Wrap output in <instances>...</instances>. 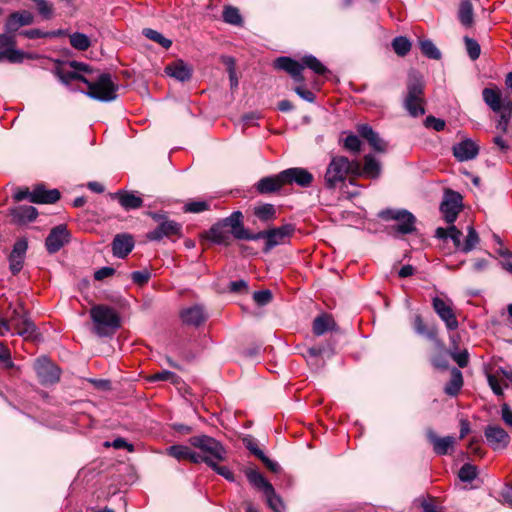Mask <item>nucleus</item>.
I'll return each instance as SVG.
<instances>
[{
    "label": "nucleus",
    "instance_id": "obj_20",
    "mask_svg": "<svg viewBox=\"0 0 512 512\" xmlns=\"http://www.w3.org/2000/svg\"><path fill=\"white\" fill-rule=\"evenodd\" d=\"M380 174L381 164L373 155H365L363 165H361V163L357 161V169H355L356 177L377 179L380 176Z\"/></svg>",
    "mask_w": 512,
    "mask_h": 512
},
{
    "label": "nucleus",
    "instance_id": "obj_53",
    "mask_svg": "<svg viewBox=\"0 0 512 512\" xmlns=\"http://www.w3.org/2000/svg\"><path fill=\"white\" fill-rule=\"evenodd\" d=\"M209 208L210 205L207 201H189L184 205L183 211L185 213H201Z\"/></svg>",
    "mask_w": 512,
    "mask_h": 512
},
{
    "label": "nucleus",
    "instance_id": "obj_59",
    "mask_svg": "<svg viewBox=\"0 0 512 512\" xmlns=\"http://www.w3.org/2000/svg\"><path fill=\"white\" fill-rule=\"evenodd\" d=\"M424 126L428 129H433L437 132L444 130L446 123L444 120L440 118H436L432 115H429L424 120Z\"/></svg>",
    "mask_w": 512,
    "mask_h": 512
},
{
    "label": "nucleus",
    "instance_id": "obj_41",
    "mask_svg": "<svg viewBox=\"0 0 512 512\" xmlns=\"http://www.w3.org/2000/svg\"><path fill=\"white\" fill-rule=\"evenodd\" d=\"M55 74L58 76V78L63 82L64 84H69L72 81H81L85 84L87 76H84L83 74L77 72V71H71V70H64L62 68H57L55 71Z\"/></svg>",
    "mask_w": 512,
    "mask_h": 512
},
{
    "label": "nucleus",
    "instance_id": "obj_33",
    "mask_svg": "<svg viewBox=\"0 0 512 512\" xmlns=\"http://www.w3.org/2000/svg\"><path fill=\"white\" fill-rule=\"evenodd\" d=\"M206 237L213 243L219 245L228 246L231 243L230 233L220 221L211 226L206 232Z\"/></svg>",
    "mask_w": 512,
    "mask_h": 512
},
{
    "label": "nucleus",
    "instance_id": "obj_10",
    "mask_svg": "<svg viewBox=\"0 0 512 512\" xmlns=\"http://www.w3.org/2000/svg\"><path fill=\"white\" fill-rule=\"evenodd\" d=\"M463 208V197L459 192L446 189L440 204V212L445 221L453 224Z\"/></svg>",
    "mask_w": 512,
    "mask_h": 512
},
{
    "label": "nucleus",
    "instance_id": "obj_3",
    "mask_svg": "<svg viewBox=\"0 0 512 512\" xmlns=\"http://www.w3.org/2000/svg\"><path fill=\"white\" fill-rule=\"evenodd\" d=\"M482 98L493 112L500 113L497 128L506 132L512 114V101L508 97H502L498 87L484 88L482 90Z\"/></svg>",
    "mask_w": 512,
    "mask_h": 512
},
{
    "label": "nucleus",
    "instance_id": "obj_5",
    "mask_svg": "<svg viewBox=\"0 0 512 512\" xmlns=\"http://www.w3.org/2000/svg\"><path fill=\"white\" fill-rule=\"evenodd\" d=\"M406 94L403 99V107L408 114L413 117H419L425 114V95H424V83L422 79L417 75H410Z\"/></svg>",
    "mask_w": 512,
    "mask_h": 512
},
{
    "label": "nucleus",
    "instance_id": "obj_35",
    "mask_svg": "<svg viewBox=\"0 0 512 512\" xmlns=\"http://www.w3.org/2000/svg\"><path fill=\"white\" fill-rule=\"evenodd\" d=\"M245 475L250 482L251 485H253L255 488L262 490L263 493H272L273 492V486L271 483H269L264 476L253 468H248L245 470Z\"/></svg>",
    "mask_w": 512,
    "mask_h": 512
},
{
    "label": "nucleus",
    "instance_id": "obj_47",
    "mask_svg": "<svg viewBox=\"0 0 512 512\" xmlns=\"http://www.w3.org/2000/svg\"><path fill=\"white\" fill-rule=\"evenodd\" d=\"M479 241L480 239L478 233L476 232L473 226H469L466 239L463 243V247H461V252L468 253L472 251L479 243Z\"/></svg>",
    "mask_w": 512,
    "mask_h": 512
},
{
    "label": "nucleus",
    "instance_id": "obj_56",
    "mask_svg": "<svg viewBox=\"0 0 512 512\" xmlns=\"http://www.w3.org/2000/svg\"><path fill=\"white\" fill-rule=\"evenodd\" d=\"M151 381H170L173 384H177L180 381V377L174 372L163 370L153 374L150 377Z\"/></svg>",
    "mask_w": 512,
    "mask_h": 512
},
{
    "label": "nucleus",
    "instance_id": "obj_55",
    "mask_svg": "<svg viewBox=\"0 0 512 512\" xmlns=\"http://www.w3.org/2000/svg\"><path fill=\"white\" fill-rule=\"evenodd\" d=\"M464 42L469 57L472 60L478 59L481 53V48L478 42L472 38H469L468 36L464 37Z\"/></svg>",
    "mask_w": 512,
    "mask_h": 512
},
{
    "label": "nucleus",
    "instance_id": "obj_40",
    "mask_svg": "<svg viewBox=\"0 0 512 512\" xmlns=\"http://www.w3.org/2000/svg\"><path fill=\"white\" fill-rule=\"evenodd\" d=\"M301 64L304 65V69L308 68L317 75H324L328 69L313 55H305L301 59Z\"/></svg>",
    "mask_w": 512,
    "mask_h": 512
},
{
    "label": "nucleus",
    "instance_id": "obj_62",
    "mask_svg": "<svg viewBox=\"0 0 512 512\" xmlns=\"http://www.w3.org/2000/svg\"><path fill=\"white\" fill-rule=\"evenodd\" d=\"M24 258L18 255H9V267L13 275L18 274L23 268Z\"/></svg>",
    "mask_w": 512,
    "mask_h": 512
},
{
    "label": "nucleus",
    "instance_id": "obj_34",
    "mask_svg": "<svg viewBox=\"0 0 512 512\" xmlns=\"http://www.w3.org/2000/svg\"><path fill=\"white\" fill-rule=\"evenodd\" d=\"M114 197L118 199L119 204L125 210L138 209L143 205L142 198L137 196L134 192L120 190L114 194Z\"/></svg>",
    "mask_w": 512,
    "mask_h": 512
},
{
    "label": "nucleus",
    "instance_id": "obj_7",
    "mask_svg": "<svg viewBox=\"0 0 512 512\" xmlns=\"http://www.w3.org/2000/svg\"><path fill=\"white\" fill-rule=\"evenodd\" d=\"M9 310L10 313L6 318L9 321V330L14 329L15 333L24 340L34 341L38 336L37 327L23 304L20 302L14 308L10 305Z\"/></svg>",
    "mask_w": 512,
    "mask_h": 512
},
{
    "label": "nucleus",
    "instance_id": "obj_57",
    "mask_svg": "<svg viewBox=\"0 0 512 512\" xmlns=\"http://www.w3.org/2000/svg\"><path fill=\"white\" fill-rule=\"evenodd\" d=\"M0 364L6 369H12L14 367L10 349L4 342H0Z\"/></svg>",
    "mask_w": 512,
    "mask_h": 512
},
{
    "label": "nucleus",
    "instance_id": "obj_12",
    "mask_svg": "<svg viewBox=\"0 0 512 512\" xmlns=\"http://www.w3.org/2000/svg\"><path fill=\"white\" fill-rule=\"evenodd\" d=\"M432 307L438 317L445 323L448 330L454 331L458 328L459 323L453 309L452 300L435 296L432 299Z\"/></svg>",
    "mask_w": 512,
    "mask_h": 512
},
{
    "label": "nucleus",
    "instance_id": "obj_28",
    "mask_svg": "<svg viewBox=\"0 0 512 512\" xmlns=\"http://www.w3.org/2000/svg\"><path fill=\"white\" fill-rule=\"evenodd\" d=\"M134 248V239L129 234H117L112 241L114 256L125 258Z\"/></svg>",
    "mask_w": 512,
    "mask_h": 512
},
{
    "label": "nucleus",
    "instance_id": "obj_4",
    "mask_svg": "<svg viewBox=\"0 0 512 512\" xmlns=\"http://www.w3.org/2000/svg\"><path fill=\"white\" fill-rule=\"evenodd\" d=\"M357 160H349L345 156H333L324 175V185L327 189H335L343 183L348 175L355 176Z\"/></svg>",
    "mask_w": 512,
    "mask_h": 512
},
{
    "label": "nucleus",
    "instance_id": "obj_38",
    "mask_svg": "<svg viewBox=\"0 0 512 512\" xmlns=\"http://www.w3.org/2000/svg\"><path fill=\"white\" fill-rule=\"evenodd\" d=\"M463 386V376L460 370L452 368L451 378L444 387V392L449 396H456Z\"/></svg>",
    "mask_w": 512,
    "mask_h": 512
},
{
    "label": "nucleus",
    "instance_id": "obj_8",
    "mask_svg": "<svg viewBox=\"0 0 512 512\" xmlns=\"http://www.w3.org/2000/svg\"><path fill=\"white\" fill-rule=\"evenodd\" d=\"M378 216L383 220L396 222L389 227V233L395 237L411 234L416 230V218L407 210L386 209L380 211Z\"/></svg>",
    "mask_w": 512,
    "mask_h": 512
},
{
    "label": "nucleus",
    "instance_id": "obj_60",
    "mask_svg": "<svg viewBox=\"0 0 512 512\" xmlns=\"http://www.w3.org/2000/svg\"><path fill=\"white\" fill-rule=\"evenodd\" d=\"M268 506L274 510L275 512H281V509L283 508V502L281 498L276 494L275 490L273 489V492L265 493Z\"/></svg>",
    "mask_w": 512,
    "mask_h": 512
},
{
    "label": "nucleus",
    "instance_id": "obj_54",
    "mask_svg": "<svg viewBox=\"0 0 512 512\" xmlns=\"http://www.w3.org/2000/svg\"><path fill=\"white\" fill-rule=\"evenodd\" d=\"M223 461L224 460H215V461L209 463V465H207V466L210 467L213 471H215L218 475L224 477L225 479H227L229 481H234L233 472L227 466L218 465L219 462H223Z\"/></svg>",
    "mask_w": 512,
    "mask_h": 512
},
{
    "label": "nucleus",
    "instance_id": "obj_63",
    "mask_svg": "<svg viewBox=\"0 0 512 512\" xmlns=\"http://www.w3.org/2000/svg\"><path fill=\"white\" fill-rule=\"evenodd\" d=\"M462 232L455 226H450V232L448 234V238H450L457 250L461 251V247H463V243L461 242Z\"/></svg>",
    "mask_w": 512,
    "mask_h": 512
},
{
    "label": "nucleus",
    "instance_id": "obj_52",
    "mask_svg": "<svg viewBox=\"0 0 512 512\" xmlns=\"http://www.w3.org/2000/svg\"><path fill=\"white\" fill-rule=\"evenodd\" d=\"M61 34V31L44 32L40 29L34 28L29 30H23L20 32L21 36L28 39L48 38Z\"/></svg>",
    "mask_w": 512,
    "mask_h": 512
},
{
    "label": "nucleus",
    "instance_id": "obj_50",
    "mask_svg": "<svg viewBox=\"0 0 512 512\" xmlns=\"http://www.w3.org/2000/svg\"><path fill=\"white\" fill-rule=\"evenodd\" d=\"M420 49L423 55L430 59L438 60L441 53L431 40H423L420 42Z\"/></svg>",
    "mask_w": 512,
    "mask_h": 512
},
{
    "label": "nucleus",
    "instance_id": "obj_58",
    "mask_svg": "<svg viewBox=\"0 0 512 512\" xmlns=\"http://www.w3.org/2000/svg\"><path fill=\"white\" fill-rule=\"evenodd\" d=\"M344 148L353 152L359 153L361 149V141L358 136L351 134L344 139Z\"/></svg>",
    "mask_w": 512,
    "mask_h": 512
},
{
    "label": "nucleus",
    "instance_id": "obj_21",
    "mask_svg": "<svg viewBox=\"0 0 512 512\" xmlns=\"http://www.w3.org/2000/svg\"><path fill=\"white\" fill-rule=\"evenodd\" d=\"M412 326L418 335L431 340L435 347H442V340L438 337V328L436 325H427L422 316L417 314L413 318Z\"/></svg>",
    "mask_w": 512,
    "mask_h": 512
},
{
    "label": "nucleus",
    "instance_id": "obj_17",
    "mask_svg": "<svg viewBox=\"0 0 512 512\" xmlns=\"http://www.w3.org/2000/svg\"><path fill=\"white\" fill-rule=\"evenodd\" d=\"M285 185L297 184L300 187L311 186L314 177L305 168L294 167L282 171Z\"/></svg>",
    "mask_w": 512,
    "mask_h": 512
},
{
    "label": "nucleus",
    "instance_id": "obj_39",
    "mask_svg": "<svg viewBox=\"0 0 512 512\" xmlns=\"http://www.w3.org/2000/svg\"><path fill=\"white\" fill-rule=\"evenodd\" d=\"M253 213L262 222L272 221L276 218V209L270 203L255 206Z\"/></svg>",
    "mask_w": 512,
    "mask_h": 512
},
{
    "label": "nucleus",
    "instance_id": "obj_51",
    "mask_svg": "<svg viewBox=\"0 0 512 512\" xmlns=\"http://www.w3.org/2000/svg\"><path fill=\"white\" fill-rule=\"evenodd\" d=\"M35 3L37 7L38 13L42 16V18L49 20L53 17L54 8L53 4L48 2L47 0H31Z\"/></svg>",
    "mask_w": 512,
    "mask_h": 512
},
{
    "label": "nucleus",
    "instance_id": "obj_36",
    "mask_svg": "<svg viewBox=\"0 0 512 512\" xmlns=\"http://www.w3.org/2000/svg\"><path fill=\"white\" fill-rule=\"evenodd\" d=\"M336 324L333 317L329 314H321L313 321V333L321 336L335 328Z\"/></svg>",
    "mask_w": 512,
    "mask_h": 512
},
{
    "label": "nucleus",
    "instance_id": "obj_26",
    "mask_svg": "<svg viewBox=\"0 0 512 512\" xmlns=\"http://www.w3.org/2000/svg\"><path fill=\"white\" fill-rule=\"evenodd\" d=\"M427 439L433 445V450L437 455H446L453 448L455 438L453 436L438 437L432 430L426 432Z\"/></svg>",
    "mask_w": 512,
    "mask_h": 512
},
{
    "label": "nucleus",
    "instance_id": "obj_42",
    "mask_svg": "<svg viewBox=\"0 0 512 512\" xmlns=\"http://www.w3.org/2000/svg\"><path fill=\"white\" fill-rule=\"evenodd\" d=\"M70 45L79 51H86L91 46V41L86 34L75 32L69 36Z\"/></svg>",
    "mask_w": 512,
    "mask_h": 512
},
{
    "label": "nucleus",
    "instance_id": "obj_45",
    "mask_svg": "<svg viewBox=\"0 0 512 512\" xmlns=\"http://www.w3.org/2000/svg\"><path fill=\"white\" fill-rule=\"evenodd\" d=\"M143 35L149 40L158 43L165 49H169L172 45V41L170 39L165 38L160 32L151 29L145 28L143 29Z\"/></svg>",
    "mask_w": 512,
    "mask_h": 512
},
{
    "label": "nucleus",
    "instance_id": "obj_48",
    "mask_svg": "<svg viewBox=\"0 0 512 512\" xmlns=\"http://www.w3.org/2000/svg\"><path fill=\"white\" fill-rule=\"evenodd\" d=\"M392 47L397 55L405 56L411 49V43L406 37L399 36L393 39Z\"/></svg>",
    "mask_w": 512,
    "mask_h": 512
},
{
    "label": "nucleus",
    "instance_id": "obj_37",
    "mask_svg": "<svg viewBox=\"0 0 512 512\" xmlns=\"http://www.w3.org/2000/svg\"><path fill=\"white\" fill-rule=\"evenodd\" d=\"M458 19L465 27H471L473 25L474 13L471 0H461L458 10Z\"/></svg>",
    "mask_w": 512,
    "mask_h": 512
},
{
    "label": "nucleus",
    "instance_id": "obj_6",
    "mask_svg": "<svg viewBox=\"0 0 512 512\" xmlns=\"http://www.w3.org/2000/svg\"><path fill=\"white\" fill-rule=\"evenodd\" d=\"M94 331L100 337L110 336L120 327V317L115 309L106 305H96L90 310Z\"/></svg>",
    "mask_w": 512,
    "mask_h": 512
},
{
    "label": "nucleus",
    "instance_id": "obj_43",
    "mask_svg": "<svg viewBox=\"0 0 512 512\" xmlns=\"http://www.w3.org/2000/svg\"><path fill=\"white\" fill-rule=\"evenodd\" d=\"M222 16L224 22L228 24L235 26H241L243 24L242 16L236 7L225 6Z\"/></svg>",
    "mask_w": 512,
    "mask_h": 512
},
{
    "label": "nucleus",
    "instance_id": "obj_29",
    "mask_svg": "<svg viewBox=\"0 0 512 512\" xmlns=\"http://www.w3.org/2000/svg\"><path fill=\"white\" fill-rule=\"evenodd\" d=\"M166 454L178 461H189L193 464H199L198 452L182 444L172 445L166 448Z\"/></svg>",
    "mask_w": 512,
    "mask_h": 512
},
{
    "label": "nucleus",
    "instance_id": "obj_1",
    "mask_svg": "<svg viewBox=\"0 0 512 512\" xmlns=\"http://www.w3.org/2000/svg\"><path fill=\"white\" fill-rule=\"evenodd\" d=\"M86 81L88 90L85 94L88 97L100 102H111L117 98L119 86L111 74L98 72L96 75L87 76Z\"/></svg>",
    "mask_w": 512,
    "mask_h": 512
},
{
    "label": "nucleus",
    "instance_id": "obj_44",
    "mask_svg": "<svg viewBox=\"0 0 512 512\" xmlns=\"http://www.w3.org/2000/svg\"><path fill=\"white\" fill-rule=\"evenodd\" d=\"M487 381L493 393L497 396L503 395V386L508 387V383L502 381L501 377L499 376V372L496 371L494 373L487 374Z\"/></svg>",
    "mask_w": 512,
    "mask_h": 512
},
{
    "label": "nucleus",
    "instance_id": "obj_19",
    "mask_svg": "<svg viewBox=\"0 0 512 512\" xmlns=\"http://www.w3.org/2000/svg\"><path fill=\"white\" fill-rule=\"evenodd\" d=\"M484 435L494 450L505 448L510 442L509 434L498 425H488L484 430Z\"/></svg>",
    "mask_w": 512,
    "mask_h": 512
},
{
    "label": "nucleus",
    "instance_id": "obj_14",
    "mask_svg": "<svg viewBox=\"0 0 512 512\" xmlns=\"http://www.w3.org/2000/svg\"><path fill=\"white\" fill-rule=\"evenodd\" d=\"M244 216L241 211H234L230 216L220 220L221 224L227 229L230 228V235L238 240H252L253 234L248 231L243 224Z\"/></svg>",
    "mask_w": 512,
    "mask_h": 512
},
{
    "label": "nucleus",
    "instance_id": "obj_25",
    "mask_svg": "<svg viewBox=\"0 0 512 512\" xmlns=\"http://www.w3.org/2000/svg\"><path fill=\"white\" fill-rule=\"evenodd\" d=\"M57 189H46L44 185H37L31 194V202L36 204H53L60 199Z\"/></svg>",
    "mask_w": 512,
    "mask_h": 512
},
{
    "label": "nucleus",
    "instance_id": "obj_61",
    "mask_svg": "<svg viewBox=\"0 0 512 512\" xmlns=\"http://www.w3.org/2000/svg\"><path fill=\"white\" fill-rule=\"evenodd\" d=\"M253 300L260 306L267 305L272 300V293L270 290H260L253 294Z\"/></svg>",
    "mask_w": 512,
    "mask_h": 512
},
{
    "label": "nucleus",
    "instance_id": "obj_13",
    "mask_svg": "<svg viewBox=\"0 0 512 512\" xmlns=\"http://www.w3.org/2000/svg\"><path fill=\"white\" fill-rule=\"evenodd\" d=\"M34 369L43 385L54 384L60 379V369L47 357L38 358L34 363Z\"/></svg>",
    "mask_w": 512,
    "mask_h": 512
},
{
    "label": "nucleus",
    "instance_id": "obj_46",
    "mask_svg": "<svg viewBox=\"0 0 512 512\" xmlns=\"http://www.w3.org/2000/svg\"><path fill=\"white\" fill-rule=\"evenodd\" d=\"M437 353L431 358L432 365L437 369L445 370L448 368V358L445 344L442 341V347H436Z\"/></svg>",
    "mask_w": 512,
    "mask_h": 512
},
{
    "label": "nucleus",
    "instance_id": "obj_49",
    "mask_svg": "<svg viewBox=\"0 0 512 512\" xmlns=\"http://www.w3.org/2000/svg\"><path fill=\"white\" fill-rule=\"evenodd\" d=\"M477 475V467L470 463L464 464L458 472V477L462 482H471L477 477Z\"/></svg>",
    "mask_w": 512,
    "mask_h": 512
},
{
    "label": "nucleus",
    "instance_id": "obj_11",
    "mask_svg": "<svg viewBox=\"0 0 512 512\" xmlns=\"http://www.w3.org/2000/svg\"><path fill=\"white\" fill-rule=\"evenodd\" d=\"M16 34L4 32L0 34V62L21 63L24 53L16 49Z\"/></svg>",
    "mask_w": 512,
    "mask_h": 512
},
{
    "label": "nucleus",
    "instance_id": "obj_9",
    "mask_svg": "<svg viewBox=\"0 0 512 512\" xmlns=\"http://www.w3.org/2000/svg\"><path fill=\"white\" fill-rule=\"evenodd\" d=\"M294 232L295 226L293 224H284L280 227L254 233L252 240L265 239L263 251L267 253L274 247L286 243Z\"/></svg>",
    "mask_w": 512,
    "mask_h": 512
},
{
    "label": "nucleus",
    "instance_id": "obj_27",
    "mask_svg": "<svg viewBox=\"0 0 512 512\" xmlns=\"http://www.w3.org/2000/svg\"><path fill=\"white\" fill-rule=\"evenodd\" d=\"M164 71L168 76L181 82L190 80L192 76V67L180 59L168 64Z\"/></svg>",
    "mask_w": 512,
    "mask_h": 512
},
{
    "label": "nucleus",
    "instance_id": "obj_64",
    "mask_svg": "<svg viewBox=\"0 0 512 512\" xmlns=\"http://www.w3.org/2000/svg\"><path fill=\"white\" fill-rule=\"evenodd\" d=\"M229 291L232 293L242 294L248 292V283L245 280L231 281Z\"/></svg>",
    "mask_w": 512,
    "mask_h": 512
},
{
    "label": "nucleus",
    "instance_id": "obj_31",
    "mask_svg": "<svg viewBox=\"0 0 512 512\" xmlns=\"http://www.w3.org/2000/svg\"><path fill=\"white\" fill-rule=\"evenodd\" d=\"M10 215L14 223L22 225L34 221L38 211L33 206L19 205L10 210Z\"/></svg>",
    "mask_w": 512,
    "mask_h": 512
},
{
    "label": "nucleus",
    "instance_id": "obj_18",
    "mask_svg": "<svg viewBox=\"0 0 512 512\" xmlns=\"http://www.w3.org/2000/svg\"><path fill=\"white\" fill-rule=\"evenodd\" d=\"M274 67L287 72L297 83L302 84L305 81L302 73L304 65L301 64V61L299 62L290 57L282 56L275 60Z\"/></svg>",
    "mask_w": 512,
    "mask_h": 512
},
{
    "label": "nucleus",
    "instance_id": "obj_32",
    "mask_svg": "<svg viewBox=\"0 0 512 512\" xmlns=\"http://www.w3.org/2000/svg\"><path fill=\"white\" fill-rule=\"evenodd\" d=\"M357 131L361 137L366 139L371 147L378 152H384L386 150V143L379 137L371 126L367 124L359 125Z\"/></svg>",
    "mask_w": 512,
    "mask_h": 512
},
{
    "label": "nucleus",
    "instance_id": "obj_23",
    "mask_svg": "<svg viewBox=\"0 0 512 512\" xmlns=\"http://www.w3.org/2000/svg\"><path fill=\"white\" fill-rule=\"evenodd\" d=\"M285 186L282 171L276 175L261 178L256 184L255 189L259 194L266 195L280 191Z\"/></svg>",
    "mask_w": 512,
    "mask_h": 512
},
{
    "label": "nucleus",
    "instance_id": "obj_30",
    "mask_svg": "<svg viewBox=\"0 0 512 512\" xmlns=\"http://www.w3.org/2000/svg\"><path fill=\"white\" fill-rule=\"evenodd\" d=\"M182 322L189 326L198 327L206 320V314L202 306L194 305L180 312Z\"/></svg>",
    "mask_w": 512,
    "mask_h": 512
},
{
    "label": "nucleus",
    "instance_id": "obj_16",
    "mask_svg": "<svg viewBox=\"0 0 512 512\" xmlns=\"http://www.w3.org/2000/svg\"><path fill=\"white\" fill-rule=\"evenodd\" d=\"M182 225L174 220H167L157 225V227L149 231L146 238L150 241H160L163 238L181 237Z\"/></svg>",
    "mask_w": 512,
    "mask_h": 512
},
{
    "label": "nucleus",
    "instance_id": "obj_15",
    "mask_svg": "<svg viewBox=\"0 0 512 512\" xmlns=\"http://www.w3.org/2000/svg\"><path fill=\"white\" fill-rule=\"evenodd\" d=\"M71 233L65 224L53 227L46 240L45 247L50 254L57 253L61 248L70 242Z\"/></svg>",
    "mask_w": 512,
    "mask_h": 512
},
{
    "label": "nucleus",
    "instance_id": "obj_2",
    "mask_svg": "<svg viewBox=\"0 0 512 512\" xmlns=\"http://www.w3.org/2000/svg\"><path fill=\"white\" fill-rule=\"evenodd\" d=\"M188 442L193 448L200 451L198 452L199 464L205 463L206 465H209V463L215 460L226 459V448L214 437L206 434H200L190 437Z\"/></svg>",
    "mask_w": 512,
    "mask_h": 512
},
{
    "label": "nucleus",
    "instance_id": "obj_22",
    "mask_svg": "<svg viewBox=\"0 0 512 512\" xmlns=\"http://www.w3.org/2000/svg\"><path fill=\"white\" fill-rule=\"evenodd\" d=\"M34 22V16L30 11L22 10L11 13L6 22H5V30L6 32H11L16 34V32L23 26L31 25Z\"/></svg>",
    "mask_w": 512,
    "mask_h": 512
},
{
    "label": "nucleus",
    "instance_id": "obj_24",
    "mask_svg": "<svg viewBox=\"0 0 512 512\" xmlns=\"http://www.w3.org/2000/svg\"><path fill=\"white\" fill-rule=\"evenodd\" d=\"M479 153V147L471 139H466L453 146L454 157L463 162L474 159Z\"/></svg>",
    "mask_w": 512,
    "mask_h": 512
}]
</instances>
